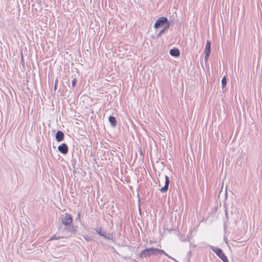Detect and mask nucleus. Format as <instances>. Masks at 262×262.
I'll use <instances>...</instances> for the list:
<instances>
[{"mask_svg": "<svg viewBox=\"0 0 262 262\" xmlns=\"http://www.w3.org/2000/svg\"><path fill=\"white\" fill-rule=\"evenodd\" d=\"M95 231L100 236H102L104 238L106 239L114 241V237L112 233H108L106 230L103 229L101 227L97 226L94 228Z\"/></svg>", "mask_w": 262, "mask_h": 262, "instance_id": "f257e3e1", "label": "nucleus"}, {"mask_svg": "<svg viewBox=\"0 0 262 262\" xmlns=\"http://www.w3.org/2000/svg\"><path fill=\"white\" fill-rule=\"evenodd\" d=\"M171 22L166 17L161 16L159 17L155 23L154 27L156 29H159L166 25H171Z\"/></svg>", "mask_w": 262, "mask_h": 262, "instance_id": "f03ea898", "label": "nucleus"}, {"mask_svg": "<svg viewBox=\"0 0 262 262\" xmlns=\"http://www.w3.org/2000/svg\"><path fill=\"white\" fill-rule=\"evenodd\" d=\"M210 249L219 256L224 262H229L227 256L225 255L223 250L217 247L210 246Z\"/></svg>", "mask_w": 262, "mask_h": 262, "instance_id": "7ed1b4c3", "label": "nucleus"}, {"mask_svg": "<svg viewBox=\"0 0 262 262\" xmlns=\"http://www.w3.org/2000/svg\"><path fill=\"white\" fill-rule=\"evenodd\" d=\"M151 255H155L154 247L146 248L141 252L139 255V259L146 258Z\"/></svg>", "mask_w": 262, "mask_h": 262, "instance_id": "20e7f679", "label": "nucleus"}, {"mask_svg": "<svg viewBox=\"0 0 262 262\" xmlns=\"http://www.w3.org/2000/svg\"><path fill=\"white\" fill-rule=\"evenodd\" d=\"M77 226H74L72 224L70 226H64L63 229L61 228V227L60 225H59V227H58V230H60L61 229L62 231V232H66L68 233H70V234L68 235V236L66 237V238H69L72 235L75 234L77 230Z\"/></svg>", "mask_w": 262, "mask_h": 262, "instance_id": "39448f33", "label": "nucleus"}, {"mask_svg": "<svg viewBox=\"0 0 262 262\" xmlns=\"http://www.w3.org/2000/svg\"><path fill=\"white\" fill-rule=\"evenodd\" d=\"M73 221V219L72 215L68 213H65L64 216L61 219V223L64 226H70L72 225Z\"/></svg>", "mask_w": 262, "mask_h": 262, "instance_id": "423d86ee", "label": "nucleus"}, {"mask_svg": "<svg viewBox=\"0 0 262 262\" xmlns=\"http://www.w3.org/2000/svg\"><path fill=\"white\" fill-rule=\"evenodd\" d=\"M57 149L63 155H66L69 152V147L66 143H61L58 146Z\"/></svg>", "mask_w": 262, "mask_h": 262, "instance_id": "0eeeda50", "label": "nucleus"}, {"mask_svg": "<svg viewBox=\"0 0 262 262\" xmlns=\"http://www.w3.org/2000/svg\"><path fill=\"white\" fill-rule=\"evenodd\" d=\"M169 183H170L169 178L167 175H165V185H164V186L161 187L160 189V192L162 193L166 192L168 190Z\"/></svg>", "mask_w": 262, "mask_h": 262, "instance_id": "6e6552de", "label": "nucleus"}, {"mask_svg": "<svg viewBox=\"0 0 262 262\" xmlns=\"http://www.w3.org/2000/svg\"><path fill=\"white\" fill-rule=\"evenodd\" d=\"M65 135L61 130H58L55 136V139L57 142H60L64 140Z\"/></svg>", "mask_w": 262, "mask_h": 262, "instance_id": "1a4fd4ad", "label": "nucleus"}, {"mask_svg": "<svg viewBox=\"0 0 262 262\" xmlns=\"http://www.w3.org/2000/svg\"><path fill=\"white\" fill-rule=\"evenodd\" d=\"M224 207L225 208V219L224 220V229L226 231L227 229V224L229 223V216H228L227 207H226L225 203L224 205Z\"/></svg>", "mask_w": 262, "mask_h": 262, "instance_id": "9d476101", "label": "nucleus"}, {"mask_svg": "<svg viewBox=\"0 0 262 262\" xmlns=\"http://www.w3.org/2000/svg\"><path fill=\"white\" fill-rule=\"evenodd\" d=\"M78 160H79V156L78 152H77L76 153H74V152H73L72 154L71 160V165L73 168L76 167Z\"/></svg>", "mask_w": 262, "mask_h": 262, "instance_id": "9b49d317", "label": "nucleus"}, {"mask_svg": "<svg viewBox=\"0 0 262 262\" xmlns=\"http://www.w3.org/2000/svg\"><path fill=\"white\" fill-rule=\"evenodd\" d=\"M169 54L172 57H178L180 55V51L178 48L174 47L170 50Z\"/></svg>", "mask_w": 262, "mask_h": 262, "instance_id": "f8f14e48", "label": "nucleus"}, {"mask_svg": "<svg viewBox=\"0 0 262 262\" xmlns=\"http://www.w3.org/2000/svg\"><path fill=\"white\" fill-rule=\"evenodd\" d=\"M108 121L111 126L113 128H115L117 125V121L115 117L113 116H110L108 117Z\"/></svg>", "mask_w": 262, "mask_h": 262, "instance_id": "ddd939ff", "label": "nucleus"}, {"mask_svg": "<svg viewBox=\"0 0 262 262\" xmlns=\"http://www.w3.org/2000/svg\"><path fill=\"white\" fill-rule=\"evenodd\" d=\"M171 25H166L165 26L163 27V28L159 31V32L157 35V38L160 37L162 35L165 33H166L167 30L169 29Z\"/></svg>", "mask_w": 262, "mask_h": 262, "instance_id": "4468645a", "label": "nucleus"}, {"mask_svg": "<svg viewBox=\"0 0 262 262\" xmlns=\"http://www.w3.org/2000/svg\"><path fill=\"white\" fill-rule=\"evenodd\" d=\"M211 41L207 40L204 50V53L211 54Z\"/></svg>", "mask_w": 262, "mask_h": 262, "instance_id": "2eb2a0df", "label": "nucleus"}, {"mask_svg": "<svg viewBox=\"0 0 262 262\" xmlns=\"http://www.w3.org/2000/svg\"><path fill=\"white\" fill-rule=\"evenodd\" d=\"M155 255H157L159 254H163L165 255H167V253L165 252L164 250L160 249H158L157 248H154Z\"/></svg>", "mask_w": 262, "mask_h": 262, "instance_id": "dca6fc26", "label": "nucleus"}, {"mask_svg": "<svg viewBox=\"0 0 262 262\" xmlns=\"http://www.w3.org/2000/svg\"><path fill=\"white\" fill-rule=\"evenodd\" d=\"M205 64L206 66H208V59H209V57L210 55V54H208V53H205Z\"/></svg>", "mask_w": 262, "mask_h": 262, "instance_id": "f3484780", "label": "nucleus"}, {"mask_svg": "<svg viewBox=\"0 0 262 262\" xmlns=\"http://www.w3.org/2000/svg\"><path fill=\"white\" fill-rule=\"evenodd\" d=\"M222 86H226L227 85V78L226 76H224L222 79Z\"/></svg>", "mask_w": 262, "mask_h": 262, "instance_id": "a211bd4d", "label": "nucleus"}, {"mask_svg": "<svg viewBox=\"0 0 262 262\" xmlns=\"http://www.w3.org/2000/svg\"><path fill=\"white\" fill-rule=\"evenodd\" d=\"M64 236H56L55 234L53 235L50 239V241H52L53 239H59L60 238H64Z\"/></svg>", "mask_w": 262, "mask_h": 262, "instance_id": "6ab92c4d", "label": "nucleus"}, {"mask_svg": "<svg viewBox=\"0 0 262 262\" xmlns=\"http://www.w3.org/2000/svg\"><path fill=\"white\" fill-rule=\"evenodd\" d=\"M75 220L76 221L79 222L80 223L81 222V213L80 212H78L77 216H76V217L75 219Z\"/></svg>", "mask_w": 262, "mask_h": 262, "instance_id": "aec40b11", "label": "nucleus"}, {"mask_svg": "<svg viewBox=\"0 0 262 262\" xmlns=\"http://www.w3.org/2000/svg\"><path fill=\"white\" fill-rule=\"evenodd\" d=\"M77 80L76 78H74L72 81V88H74L76 83H77Z\"/></svg>", "mask_w": 262, "mask_h": 262, "instance_id": "412c9836", "label": "nucleus"}, {"mask_svg": "<svg viewBox=\"0 0 262 262\" xmlns=\"http://www.w3.org/2000/svg\"><path fill=\"white\" fill-rule=\"evenodd\" d=\"M20 62H21L23 66H24V56H23V52H21Z\"/></svg>", "mask_w": 262, "mask_h": 262, "instance_id": "4be33fe9", "label": "nucleus"}, {"mask_svg": "<svg viewBox=\"0 0 262 262\" xmlns=\"http://www.w3.org/2000/svg\"><path fill=\"white\" fill-rule=\"evenodd\" d=\"M83 237L86 241L91 240V237L89 235H83Z\"/></svg>", "mask_w": 262, "mask_h": 262, "instance_id": "5701e85b", "label": "nucleus"}, {"mask_svg": "<svg viewBox=\"0 0 262 262\" xmlns=\"http://www.w3.org/2000/svg\"><path fill=\"white\" fill-rule=\"evenodd\" d=\"M222 90L223 93H225L227 91L226 86H222Z\"/></svg>", "mask_w": 262, "mask_h": 262, "instance_id": "b1692460", "label": "nucleus"}, {"mask_svg": "<svg viewBox=\"0 0 262 262\" xmlns=\"http://www.w3.org/2000/svg\"><path fill=\"white\" fill-rule=\"evenodd\" d=\"M166 256H167L169 258H170V259H173L174 261H176V260H175V259H174V258H173V257H172L171 256H170L169 255H168V254H167V255H166Z\"/></svg>", "mask_w": 262, "mask_h": 262, "instance_id": "393cba45", "label": "nucleus"}, {"mask_svg": "<svg viewBox=\"0 0 262 262\" xmlns=\"http://www.w3.org/2000/svg\"><path fill=\"white\" fill-rule=\"evenodd\" d=\"M74 168V170H73V173L74 174H75L76 173V169H77V167H75V168Z\"/></svg>", "mask_w": 262, "mask_h": 262, "instance_id": "a878e982", "label": "nucleus"}, {"mask_svg": "<svg viewBox=\"0 0 262 262\" xmlns=\"http://www.w3.org/2000/svg\"><path fill=\"white\" fill-rule=\"evenodd\" d=\"M100 243L102 245V246H105L106 245V243L103 241H100Z\"/></svg>", "mask_w": 262, "mask_h": 262, "instance_id": "bb28decb", "label": "nucleus"}, {"mask_svg": "<svg viewBox=\"0 0 262 262\" xmlns=\"http://www.w3.org/2000/svg\"><path fill=\"white\" fill-rule=\"evenodd\" d=\"M55 84H58V79L56 78L55 81Z\"/></svg>", "mask_w": 262, "mask_h": 262, "instance_id": "cd10ccee", "label": "nucleus"}, {"mask_svg": "<svg viewBox=\"0 0 262 262\" xmlns=\"http://www.w3.org/2000/svg\"><path fill=\"white\" fill-rule=\"evenodd\" d=\"M57 88V84H54V90H55V91H56V90Z\"/></svg>", "mask_w": 262, "mask_h": 262, "instance_id": "c85d7f7f", "label": "nucleus"}, {"mask_svg": "<svg viewBox=\"0 0 262 262\" xmlns=\"http://www.w3.org/2000/svg\"><path fill=\"white\" fill-rule=\"evenodd\" d=\"M225 198H226V199L227 198V190H226V192H225Z\"/></svg>", "mask_w": 262, "mask_h": 262, "instance_id": "c756f323", "label": "nucleus"}, {"mask_svg": "<svg viewBox=\"0 0 262 262\" xmlns=\"http://www.w3.org/2000/svg\"><path fill=\"white\" fill-rule=\"evenodd\" d=\"M201 64L202 66L203 67V60H201Z\"/></svg>", "mask_w": 262, "mask_h": 262, "instance_id": "7c9ffc66", "label": "nucleus"}, {"mask_svg": "<svg viewBox=\"0 0 262 262\" xmlns=\"http://www.w3.org/2000/svg\"><path fill=\"white\" fill-rule=\"evenodd\" d=\"M110 151H108V150H107V154H108V153H109V152H110Z\"/></svg>", "mask_w": 262, "mask_h": 262, "instance_id": "2f4dec72", "label": "nucleus"}, {"mask_svg": "<svg viewBox=\"0 0 262 262\" xmlns=\"http://www.w3.org/2000/svg\"><path fill=\"white\" fill-rule=\"evenodd\" d=\"M110 154H111L112 155H113V152H112L111 151H110Z\"/></svg>", "mask_w": 262, "mask_h": 262, "instance_id": "473e14b6", "label": "nucleus"}, {"mask_svg": "<svg viewBox=\"0 0 262 262\" xmlns=\"http://www.w3.org/2000/svg\"><path fill=\"white\" fill-rule=\"evenodd\" d=\"M190 254H191V251H189V252H188V255H190Z\"/></svg>", "mask_w": 262, "mask_h": 262, "instance_id": "72a5a7b5", "label": "nucleus"}, {"mask_svg": "<svg viewBox=\"0 0 262 262\" xmlns=\"http://www.w3.org/2000/svg\"><path fill=\"white\" fill-rule=\"evenodd\" d=\"M190 254H191V251H189V252H188V255H190Z\"/></svg>", "mask_w": 262, "mask_h": 262, "instance_id": "f704fd0d", "label": "nucleus"}, {"mask_svg": "<svg viewBox=\"0 0 262 262\" xmlns=\"http://www.w3.org/2000/svg\"><path fill=\"white\" fill-rule=\"evenodd\" d=\"M137 196H138V198L139 199V194L138 193Z\"/></svg>", "mask_w": 262, "mask_h": 262, "instance_id": "c9c22d12", "label": "nucleus"}, {"mask_svg": "<svg viewBox=\"0 0 262 262\" xmlns=\"http://www.w3.org/2000/svg\"><path fill=\"white\" fill-rule=\"evenodd\" d=\"M102 152H104V154H105V151H104V150H102Z\"/></svg>", "mask_w": 262, "mask_h": 262, "instance_id": "e433bc0d", "label": "nucleus"}, {"mask_svg": "<svg viewBox=\"0 0 262 262\" xmlns=\"http://www.w3.org/2000/svg\"><path fill=\"white\" fill-rule=\"evenodd\" d=\"M139 189V187L137 188V191L138 192Z\"/></svg>", "mask_w": 262, "mask_h": 262, "instance_id": "4c0bfd02", "label": "nucleus"}]
</instances>
